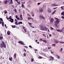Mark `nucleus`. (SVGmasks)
<instances>
[{"mask_svg": "<svg viewBox=\"0 0 64 64\" xmlns=\"http://www.w3.org/2000/svg\"><path fill=\"white\" fill-rule=\"evenodd\" d=\"M0 20L1 21H3V19L2 18H0Z\"/></svg>", "mask_w": 64, "mask_h": 64, "instance_id": "37998d69", "label": "nucleus"}, {"mask_svg": "<svg viewBox=\"0 0 64 64\" xmlns=\"http://www.w3.org/2000/svg\"><path fill=\"white\" fill-rule=\"evenodd\" d=\"M3 37H0V40H2Z\"/></svg>", "mask_w": 64, "mask_h": 64, "instance_id": "58836bf2", "label": "nucleus"}, {"mask_svg": "<svg viewBox=\"0 0 64 64\" xmlns=\"http://www.w3.org/2000/svg\"><path fill=\"white\" fill-rule=\"evenodd\" d=\"M8 3V0H6L4 2V4H7Z\"/></svg>", "mask_w": 64, "mask_h": 64, "instance_id": "a878e982", "label": "nucleus"}, {"mask_svg": "<svg viewBox=\"0 0 64 64\" xmlns=\"http://www.w3.org/2000/svg\"><path fill=\"white\" fill-rule=\"evenodd\" d=\"M61 18H62V19H64V16H62V17H61Z\"/></svg>", "mask_w": 64, "mask_h": 64, "instance_id": "09e8293b", "label": "nucleus"}, {"mask_svg": "<svg viewBox=\"0 0 64 64\" xmlns=\"http://www.w3.org/2000/svg\"><path fill=\"white\" fill-rule=\"evenodd\" d=\"M10 31H8L7 32V34L8 35H10Z\"/></svg>", "mask_w": 64, "mask_h": 64, "instance_id": "2eb2a0df", "label": "nucleus"}, {"mask_svg": "<svg viewBox=\"0 0 64 64\" xmlns=\"http://www.w3.org/2000/svg\"><path fill=\"white\" fill-rule=\"evenodd\" d=\"M15 25H18V22H15Z\"/></svg>", "mask_w": 64, "mask_h": 64, "instance_id": "393cba45", "label": "nucleus"}, {"mask_svg": "<svg viewBox=\"0 0 64 64\" xmlns=\"http://www.w3.org/2000/svg\"><path fill=\"white\" fill-rule=\"evenodd\" d=\"M18 43L20 44L21 45H24V44L23 43V42L22 41H19L18 42Z\"/></svg>", "mask_w": 64, "mask_h": 64, "instance_id": "9d476101", "label": "nucleus"}, {"mask_svg": "<svg viewBox=\"0 0 64 64\" xmlns=\"http://www.w3.org/2000/svg\"><path fill=\"white\" fill-rule=\"evenodd\" d=\"M38 58L39 59H42V57L40 56Z\"/></svg>", "mask_w": 64, "mask_h": 64, "instance_id": "72a5a7b5", "label": "nucleus"}, {"mask_svg": "<svg viewBox=\"0 0 64 64\" xmlns=\"http://www.w3.org/2000/svg\"><path fill=\"white\" fill-rule=\"evenodd\" d=\"M15 21L16 22H17V20L16 19H15Z\"/></svg>", "mask_w": 64, "mask_h": 64, "instance_id": "69168bd1", "label": "nucleus"}, {"mask_svg": "<svg viewBox=\"0 0 64 64\" xmlns=\"http://www.w3.org/2000/svg\"><path fill=\"white\" fill-rule=\"evenodd\" d=\"M23 29H25V27H23Z\"/></svg>", "mask_w": 64, "mask_h": 64, "instance_id": "e2e57ef3", "label": "nucleus"}, {"mask_svg": "<svg viewBox=\"0 0 64 64\" xmlns=\"http://www.w3.org/2000/svg\"><path fill=\"white\" fill-rule=\"evenodd\" d=\"M48 32H50V30H49V29H48Z\"/></svg>", "mask_w": 64, "mask_h": 64, "instance_id": "13d9d810", "label": "nucleus"}, {"mask_svg": "<svg viewBox=\"0 0 64 64\" xmlns=\"http://www.w3.org/2000/svg\"><path fill=\"white\" fill-rule=\"evenodd\" d=\"M18 16H17V15H16V18H18Z\"/></svg>", "mask_w": 64, "mask_h": 64, "instance_id": "5fc2aeb1", "label": "nucleus"}, {"mask_svg": "<svg viewBox=\"0 0 64 64\" xmlns=\"http://www.w3.org/2000/svg\"><path fill=\"white\" fill-rule=\"evenodd\" d=\"M24 55V56L26 57V53H24L23 54Z\"/></svg>", "mask_w": 64, "mask_h": 64, "instance_id": "79ce46f5", "label": "nucleus"}, {"mask_svg": "<svg viewBox=\"0 0 64 64\" xmlns=\"http://www.w3.org/2000/svg\"><path fill=\"white\" fill-rule=\"evenodd\" d=\"M14 11L15 13H17V10L16 8L14 9Z\"/></svg>", "mask_w": 64, "mask_h": 64, "instance_id": "c85d7f7f", "label": "nucleus"}, {"mask_svg": "<svg viewBox=\"0 0 64 64\" xmlns=\"http://www.w3.org/2000/svg\"><path fill=\"white\" fill-rule=\"evenodd\" d=\"M28 20H33V18L31 17H28Z\"/></svg>", "mask_w": 64, "mask_h": 64, "instance_id": "4468645a", "label": "nucleus"}, {"mask_svg": "<svg viewBox=\"0 0 64 64\" xmlns=\"http://www.w3.org/2000/svg\"><path fill=\"white\" fill-rule=\"evenodd\" d=\"M62 50H63V48H62L60 49V51H61V52H62Z\"/></svg>", "mask_w": 64, "mask_h": 64, "instance_id": "c03bdc74", "label": "nucleus"}, {"mask_svg": "<svg viewBox=\"0 0 64 64\" xmlns=\"http://www.w3.org/2000/svg\"><path fill=\"white\" fill-rule=\"evenodd\" d=\"M55 42H56V43H59V41L58 40H56L55 41Z\"/></svg>", "mask_w": 64, "mask_h": 64, "instance_id": "bb28decb", "label": "nucleus"}, {"mask_svg": "<svg viewBox=\"0 0 64 64\" xmlns=\"http://www.w3.org/2000/svg\"><path fill=\"white\" fill-rule=\"evenodd\" d=\"M40 41H42V38H41L40 40H39Z\"/></svg>", "mask_w": 64, "mask_h": 64, "instance_id": "4d7b16f0", "label": "nucleus"}, {"mask_svg": "<svg viewBox=\"0 0 64 64\" xmlns=\"http://www.w3.org/2000/svg\"><path fill=\"white\" fill-rule=\"evenodd\" d=\"M2 22L1 21H0V24H2Z\"/></svg>", "mask_w": 64, "mask_h": 64, "instance_id": "bf43d9fd", "label": "nucleus"}, {"mask_svg": "<svg viewBox=\"0 0 64 64\" xmlns=\"http://www.w3.org/2000/svg\"><path fill=\"white\" fill-rule=\"evenodd\" d=\"M61 15L64 16V12H63L61 13Z\"/></svg>", "mask_w": 64, "mask_h": 64, "instance_id": "6ab92c4d", "label": "nucleus"}, {"mask_svg": "<svg viewBox=\"0 0 64 64\" xmlns=\"http://www.w3.org/2000/svg\"><path fill=\"white\" fill-rule=\"evenodd\" d=\"M29 47H30V48H32V46H31L30 45L29 46Z\"/></svg>", "mask_w": 64, "mask_h": 64, "instance_id": "864d4df0", "label": "nucleus"}, {"mask_svg": "<svg viewBox=\"0 0 64 64\" xmlns=\"http://www.w3.org/2000/svg\"><path fill=\"white\" fill-rule=\"evenodd\" d=\"M8 3L10 4H13V0H8Z\"/></svg>", "mask_w": 64, "mask_h": 64, "instance_id": "0eeeda50", "label": "nucleus"}, {"mask_svg": "<svg viewBox=\"0 0 64 64\" xmlns=\"http://www.w3.org/2000/svg\"><path fill=\"white\" fill-rule=\"evenodd\" d=\"M16 26H13L12 25V28H15V27H16Z\"/></svg>", "mask_w": 64, "mask_h": 64, "instance_id": "4be33fe9", "label": "nucleus"}, {"mask_svg": "<svg viewBox=\"0 0 64 64\" xmlns=\"http://www.w3.org/2000/svg\"><path fill=\"white\" fill-rule=\"evenodd\" d=\"M22 8H24V6L23 4H22Z\"/></svg>", "mask_w": 64, "mask_h": 64, "instance_id": "ea45409f", "label": "nucleus"}, {"mask_svg": "<svg viewBox=\"0 0 64 64\" xmlns=\"http://www.w3.org/2000/svg\"><path fill=\"white\" fill-rule=\"evenodd\" d=\"M39 18L40 20H42V19H45V18L44 17V16L42 15H40L39 16Z\"/></svg>", "mask_w": 64, "mask_h": 64, "instance_id": "39448f33", "label": "nucleus"}, {"mask_svg": "<svg viewBox=\"0 0 64 64\" xmlns=\"http://www.w3.org/2000/svg\"><path fill=\"white\" fill-rule=\"evenodd\" d=\"M59 43H61V44H64V42H61V41H59Z\"/></svg>", "mask_w": 64, "mask_h": 64, "instance_id": "aec40b11", "label": "nucleus"}, {"mask_svg": "<svg viewBox=\"0 0 64 64\" xmlns=\"http://www.w3.org/2000/svg\"><path fill=\"white\" fill-rule=\"evenodd\" d=\"M50 28H51V29H52V30H54V28L50 26Z\"/></svg>", "mask_w": 64, "mask_h": 64, "instance_id": "e433bc0d", "label": "nucleus"}, {"mask_svg": "<svg viewBox=\"0 0 64 64\" xmlns=\"http://www.w3.org/2000/svg\"><path fill=\"white\" fill-rule=\"evenodd\" d=\"M53 21H54V19L52 18H51V20H50V22L51 23H52L53 22Z\"/></svg>", "mask_w": 64, "mask_h": 64, "instance_id": "ddd939ff", "label": "nucleus"}, {"mask_svg": "<svg viewBox=\"0 0 64 64\" xmlns=\"http://www.w3.org/2000/svg\"><path fill=\"white\" fill-rule=\"evenodd\" d=\"M16 19L18 20H20V18H16Z\"/></svg>", "mask_w": 64, "mask_h": 64, "instance_id": "de8ad7c7", "label": "nucleus"}, {"mask_svg": "<svg viewBox=\"0 0 64 64\" xmlns=\"http://www.w3.org/2000/svg\"><path fill=\"white\" fill-rule=\"evenodd\" d=\"M48 12L49 13H51L52 11L50 8H48Z\"/></svg>", "mask_w": 64, "mask_h": 64, "instance_id": "1a4fd4ad", "label": "nucleus"}, {"mask_svg": "<svg viewBox=\"0 0 64 64\" xmlns=\"http://www.w3.org/2000/svg\"><path fill=\"white\" fill-rule=\"evenodd\" d=\"M0 37H3V36H2V34H1L0 35Z\"/></svg>", "mask_w": 64, "mask_h": 64, "instance_id": "49530a36", "label": "nucleus"}, {"mask_svg": "<svg viewBox=\"0 0 64 64\" xmlns=\"http://www.w3.org/2000/svg\"><path fill=\"white\" fill-rule=\"evenodd\" d=\"M2 26H4V22H2Z\"/></svg>", "mask_w": 64, "mask_h": 64, "instance_id": "a19ab883", "label": "nucleus"}, {"mask_svg": "<svg viewBox=\"0 0 64 64\" xmlns=\"http://www.w3.org/2000/svg\"><path fill=\"white\" fill-rule=\"evenodd\" d=\"M56 30L58 32H60V31H61V30Z\"/></svg>", "mask_w": 64, "mask_h": 64, "instance_id": "7c9ffc66", "label": "nucleus"}, {"mask_svg": "<svg viewBox=\"0 0 64 64\" xmlns=\"http://www.w3.org/2000/svg\"><path fill=\"white\" fill-rule=\"evenodd\" d=\"M8 19H10V22L11 23H13L14 22V19L12 18L11 16H10V17L8 18Z\"/></svg>", "mask_w": 64, "mask_h": 64, "instance_id": "7ed1b4c3", "label": "nucleus"}, {"mask_svg": "<svg viewBox=\"0 0 64 64\" xmlns=\"http://www.w3.org/2000/svg\"><path fill=\"white\" fill-rule=\"evenodd\" d=\"M24 31L25 32H27V30H26V28L24 29Z\"/></svg>", "mask_w": 64, "mask_h": 64, "instance_id": "a18cd8bd", "label": "nucleus"}, {"mask_svg": "<svg viewBox=\"0 0 64 64\" xmlns=\"http://www.w3.org/2000/svg\"><path fill=\"white\" fill-rule=\"evenodd\" d=\"M57 55H56V56H57V57L58 58V59H60V56H57Z\"/></svg>", "mask_w": 64, "mask_h": 64, "instance_id": "f704fd0d", "label": "nucleus"}, {"mask_svg": "<svg viewBox=\"0 0 64 64\" xmlns=\"http://www.w3.org/2000/svg\"><path fill=\"white\" fill-rule=\"evenodd\" d=\"M42 35H43V36H45V34H42Z\"/></svg>", "mask_w": 64, "mask_h": 64, "instance_id": "680f3d73", "label": "nucleus"}, {"mask_svg": "<svg viewBox=\"0 0 64 64\" xmlns=\"http://www.w3.org/2000/svg\"><path fill=\"white\" fill-rule=\"evenodd\" d=\"M14 56L15 58H16V53H15V54H14Z\"/></svg>", "mask_w": 64, "mask_h": 64, "instance_id": "473e14b6", "label": "nucleus"}, {"mask_svg": "<svg viewBox=\"0 0 64 64\" xmlns=\"http://www.w3.org/2000/svg\"><path fill=\"white\" fill-rule=\"evenodd\" d=\"M56 10H54L52 13V14L53 15L55 12H56Z\"/></svg>", "mask_w": 64, "mask_h": 64, "instance_id": "5701e85b", "label": "nucleus"}, {"mask_svg": "<svg viewBox=\"0 0 64 64\" xmlns=\"http://www.w3.org/2000/svg\"><path fill=\"white\" fill-rule=\"evenodd\" d=\"M42 41H43V42H44L45 43H47V41L45 40H42Z\"/></svg>", "mask_w": 64, "mask_h": 64, "instance_id": "a211bd4d", "label": "nucleus"}, {"mask_svg": "<svg viewBox=\"0 0 64 64\" xmlns=\"http://www.w3.org/2000/svg\"><path fill=\"white\" fill-rule=\"evenodd\" d=\"M28 24H29L30 26L32 28H34V26H32V24L31 23L28 22Z\"/></svg>", "mask_w": 64, "mask_h": 64, "instance_id": "f8f14e48", "label": "nucleus"}, {"mask_svg": "<svg viewBox=\"0 0 64 64\" xmlns=\"http://www.w3.org/2000/svg\"><path fill=\"white\" fill-rule=\"evenodd\" d=\"M52 6H57V5L56 4H52Z\"/></svg>", "mask_w": 64, "mask_h": 64, "instance_id": "dca6fc26", "label": "nucleus"}, {"mask_svg": "<svg viewBox=\"0 0 64 64\" xmlns=\"http://www.w3.org/2000/svg\"><path fill=\"white\" fill-rule=\"evenodd\" d=\"M2 57L1 56L0 57V59H2Z\"/></svg>", "mask_w": 64, "mask_h": 64, "instance_id": "052dcab7", "label": "nucleus"}, {"mask_svg": "<svg viewBox=\"0 0 64 64\" xmlns=\"http://www.w3.org/2000/svg\"><path fill=\"white\" fill-rule=\"evenodd\" d=\"M55 45H56V44H52V47H54V46H55Z\"/></svg>", "mask_w": 64, "mask_h": 64, "instance_id": "2f4dec72", "label": "nucleus"}, {"mask_svg": "<svg viewBox=\"0 0 64 64\" xmlns=\"http://www.w3.org/2000/svg\"><path fill=\"white\" fill-rule=\"evenodd\" d=\"M2 43H1L0 45V47L1 48H6V45L5 43L4 42L2 41Z\"/></svg>", "mask_w": 64, "mask_h": 64, "instance_id": "f257e3e1", "label": "nucleus"}, {"mask_svg": "<svg viewBox=\"0 0 64 64\" xmlns=\"http://www.w3.org/2000/svg\"><path fill=\"white\" fill-rule=\"evenodd\" d=\"M62 8H64V7H63V6H61V9H62Z\"/></svg>", "mask_w": 64, "mask_h": 64, "instance_id": "0e129e2a", "label": "nucleus"}, {"mask_svg": "<svg viewBox=\"0 0 64 64\" xmlns=\"http://www.w3.org/2000/svg\"><path fill=\"white\" fill-rule=\"evenodd\" d=\"M5 26L6 28H7V26H6V24H5Z\"/></svg>", "mask_w": 64, "mask_h": 64, "instance_id": "3c124183", "label": "nucleus"}, {"mask_svg": "<svg viewBox=\"0 0 64 64\" xmlns=\"http://www.w3.org/2000/svg\"><path fill=\"white\" fill-rule=\"evenodd\" d=\"M34 51H37V50H35Z\"/></svg>", "mask_w": 64, "mask_h": 64, "instance_id": "774afa93", "label": "nucleus"}, {"mask_svg": "<svg viewBox=\"0 0 64 64\" xmlns=\"http://www.w3.org/2000/svg\"><path fill=\"white\" fill-rule=\"evenodd\" d=\"M7 11L6 10L5 11V14H7Z\"/></svg>", "mask_w": 64, "mask_h": 64, "instance_id": "603ef678", "label": "nucleus"}, {"mask_svg": "<svg viewBox=\"0 0 64 64\" xmlns=\"http://www.w3.org/2000/svg\"><path fill=\"white\" fill-rule=\"evenodd\" d=\"M56 20L54 22L55 24H59V22H60V21L59 20V19L57 18H56Z\"/></svg>", "mask_w": 64, "mask_h": 64, "instance_id": "20e7f679", "label": "nucleus"}, {"mask_svg": "<svg viewBox=\"0 0 64 64\" xmlns=\"http://www.w3.org/2000/svg\"><path fill=\"white\" fill-rule=\"evenodd\" d=\"M54 58L53 57L50 56L48 58V60L49 61H51V60H53Z\"/></svg>", "mask_w": 64, "mask_h": 64, "instance_id": "423d86ee", "label": "nucleus"}, {"mask_svg": "<svg viewBox=\"0 0 64 64\" xmlns=\"http://www.w3.org/2000/svg\"><path fill=\"white\" fill-rule=\"evenodd\" d=\"M31 14H32V16H33V17H34V16L35 15H34V13L32 12H31Z\"/></svg>", "mask_w": 64, "mask_h": 64, "instance_id": "b1692460", "label": "nucleus"}, {"mask_svg": "<svg viewBox=\"0 0 64 64\" xmlns=\"http://www.w3.org/2000/svg\"><path fill=\"white\" fill-rule=\"evenodd\" d=\"M24 52H26V50L25 49H24Z\"/></svg>", "mask_w": 64, "mask_h": 64, "instance_id": "6e6d98bb", "label": "nucleus"}, {"mask_svg": "<svg viewBox=\"0 0 64 64\" xmlns=\"http://www.w3.org/2000/svg\"><path fill=\"white\" fill-rule=\"evenodd\" d=\"M40 4V3H38L37 4L38 5H40V4Z\"/></svg>", "mask_w": 64, "mask_h": 64, "instance_id": "8fccbe9b", "label": "nucleus"}, {"mask_svg": "<svg viewBox=\"0 0 64 64\" xmlns=\"http://www.w3.org/2000/svg\"><path fill=\"white\" fill-rule=\"evenodd\" d=\"M31 62H33L34 61V59L33 58H32L31 60Z\"/></svg>", "mask_w": 64, "mask_h": 64, "instance_id": "c9c22d12", "label": "nucleus"}, {"mask_svg": "<svg viewBox=\"0 0 64 64\" xmlns=\"http://www.w3.org/2000/svg\"><path fill=\"white\" fill-rule=\"evenodd\" d=\"M16 2H17L18 3V4L20 5V2H19V0H18Z\"/></svg>", "mask_w": 64, "mask_h": 64, "instance_id": "cd10ccee", "label": "nucleus"}, {"mask_svg": "<svg viewBox=\"0 0 64 64\" xmlns=\"http://www.w3.org/2000/svg\"><path fill=\"white\" fill-rule=\"evenodd\" d=\"M12 57H11L10 58H9V60H10V61H12Z\"/></svg>", "mask_w": 64, "mask_h": 64, "instance_id": "c756f323", "label": "nucleus"}, {"mask_svg": "<svg viewBox=\"0 0 64 64\" xmlns=\"http://www.w3.org/2000/svg\"><path fill=\"white\" fill-rule=\"evenodd\" d=\"M20 24H22V22H18V25H20Z\"/></svg>", "mask_w": 64, "mask_h": 64, "instance_id": "412c9836", "label": "nucleus"}, {"mask_svg": "<svg viewBox=\"0 0 64 64\" xmlns=\"http://www.w3.org/2000/svg\"><path fill=\"white\" fill-rule=\"evenodd\" d=\"M41 30H42V31H46L48 30V28H47L46 27L43 26H42L40 28Z\"/></svg>", "mask_w": 64, "mask_h": 64, "instance_id": "f03ea898", "label": "nucleus"}, {"mask_svg": "<svg viewBox=\"0 0 64 64\" xmlns=\"http://www.w3.org/2000/svg\"><path fill=\"white\" fill-rule=\"evenodd\" d=\"M52 35L51 34H50L49 35V36H50V37H51V36Z\"/></svg>", "mask_w": 64, "mask_h": 64, "instance_id": "338daca9", "label": "nucleus"}, {"mask_svg": "<svg viewBox=\"0 0 64 64\" xmlns=\"http://www.w3.org/2000/svg\"><path fill=\"white\" fill-rule=\"evenodd\" d=\"M54 26L56 27V28H58L59 27V26H58V25L57 24H55Z\"/></svg>", "mask_w": 64, "mask_h": 64, "instance_id": "f3484780", "label": "nucleus"}, {"mask_svg": "<svg viewBox=\"0 0 64 64\" xmlns=\"http://www.w3.org/2000/svg\"><path fill=\"white\" fill-rule=\"evenodd\" d=\"M27 15L28 16H29V17H31V16H30V15L29 14H27Z\"/></svg>", "mask_w": 64, "mask_h": 64, "instance_id": "4c0bfd02", "label": "nucleus"}, {"mask_svg": "<svg viewBox=\"0 0 64 64\" xmlns=\"http://www.w3.org/2000/svg\"><path fill=\"white\" fill-rule=\"evenodd\" d=\"M20 20H23V17L22 14H20Z\"/></svg>", "mask_w": 64, "mask_h": 64, "instance_id": "9b49d317", "label": "nucleus"}, {"mask_svg": "<svg viewBox=\"0 0 64 64\" xmlns=\"http://www.w3.org/2000/svg\"><path fill=\"white\" fill-rule=\"evenodd\" d=\"M43 11V8H40L39 10V12L40 13H42Z\"/></svg>", "mask_w": 64, "mask_h": 64, "instance_id": "6e6552de", "label": "nucleus"}]
</instances>
